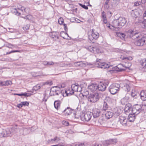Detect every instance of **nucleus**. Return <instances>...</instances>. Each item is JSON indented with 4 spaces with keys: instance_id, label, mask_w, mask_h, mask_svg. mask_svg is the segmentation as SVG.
Returning a JSON list of instances; mask_svg holds the SVG:
<instances>
[{
    "instance_id": "1",
    "label": "nucleus",
    "mask_w": 146,
    "mask_h": 146,
    "mask_svg": "<svg viewBox=\"0 0 146 146\" xmlns=\"http://www.w3.org/2000/svg\"><path fill=\"white\" fill-rule=\"evenodd\" d=\"M101 60L98 59H97L96 62H98L97 67L98 68H100L103 69H106L107 68H110L112 67L113 68V70H115L117 72H120L123 71L125 70V69L121 68V66L125 67L126 68H129V67L131 65V63H128V65H127V63H126L125 64H119L118 66H116L114 67H112V66H109L108 64L105 62H101Z\"/></svg>"
},
{
    "instance_id": "2",
    "label": "nucleus",
    "mask_w": 146,
    "mask_h": 146,
    "mask_svg": "<svg viewBox=\"0 0 146 146\" xmlns=\"http://www.w3.org/2000/svg\"><path fill=\"white\" fill-rule=\"evenodd\" d=\"M126 22V20L124 17H120L118 19L113 21V25L111 26L117 28H119L118 27L121 28L124 26Z\"/></svg>"
},
{
    "instance_id": "3",
    "label": "nucleus",
    "mask_w": 146,
    "mask_h": 146,
    "mask_svg": "<svg viewBox=\"0 0 146 146\" xmlns=\"http://www.w3.org/2000/svg\"><path fill=\"white\" fill-rule=\"evenodd\" d=\"M120 85L119 84L114 83L111 84L109 87V90L111 94H114L119 90Z\"/></svg>"
},
{
    "instance_id": "4",
    "label": "nucleus",
    "mask_w": 146,
    "mask_h": 146,
    "mask_svg": "<svg viewBox=\"0 0 146 146\" xmlns=\"http://www.w3.org/2000/svg\"><path fill=\"white\" fill-rule=\"evenodd\" d=\"M109 83L108 80H105L104 82H100L97 84L98 90L102 92L104 91Z\"/></svg>"
},
{
    "instance_id": "5",
    "label": "nucleus",
    "mask_w": 146,
    "mask_h": 146,
    "mask_svg": "<svg viewBox=\"0 0 146 146\" xmlns=\"http://www.w3.org/2000/svg\"><path fill=\"white\" fill-rule=\"evenodd\" d=\"M13 134V129H7L4 130L0 133V137H6L11 136Z\"/></svg>"
},
{
    "instance_id": "6",
    "label": "nucleus",
    "mask_w": 146,
    "mask_h": 146,
    "mask_svg": "<svg viewBox=\"0 0 146 146\" xmlns=\"http://www.w3.org/2000/svg\"><path fill=\"white\" fill-rule=\"evenodd\" d=\"M142 111L141 105L136 104L132 107L131 113L137 115Z\"/></svg>"
},
{
    "instance_id": "7",
    "label": "nucleus",
    "mask_w": 146,
    "mask_h": 146,
    "mask_svg": "<svg viewBox=\"0 0 146 146\" xmlns=\"http://www.w3.org/2000/svg\"><path fill=\"white\" fill-rule=\"evenodd\" d=\"M128 35L132 39L137 40L138 39L140 36L139 33L132 30H129L128 32Z\"/></svg>"
},
{
    "instance_id": "8",
    "label": "nucleus",
    "mask_w": 146,
    "mask_h": 146,
    "mask_svg": "<svg viewBox=\"0 0 146 146\" xmlns=\"http://www.w3.org/2000/svg\"><path fill=\"white\" fill-rule=\"evenodd\" d=\"M87 98L88 101L93 103L97 102L99 100L100 98L99 96L98 93L90 94Z\"/></svg>"
},
{
    "instance_id": "9",
    "label": "nucleus",
    "mask_w": 146,
    "mask_h": 146,
    "mask_svg": "<svg viewBox=\"0 0 146 146\" xmlns=\"http://www.w3.org/2000/svg\"><path fill=\"white\" fill-rule=\"evenodd\" d=\"M135 44L138 46H142L146 45V38H142L136 40L134 42Z\"/></svg>"
},
{
    "instance_id": "10",
    "label": "nucleus",
    "mask_w": 146,
    "mask_h": 146,
    "mask_svg": "<svg viewBox=\"0 0 146 146\" xmlns=\"http://www.w3.org/2000/svg\"><path fill=\"white\" fill-rule=\"evenodd\" d=\"M90 52L94 53H99L101 52L100 46L98 44L94 46H90L87 48Z\"/></svg>"
},
{
    "instance_id": "11",
    "label": "nucleus",
    "mask_w": 146,
    "mask_h": 146,
    "mask_svg": "<svg viewBox=\"0 0 146 146\" xmlns=\"http://www.w3.org/2000/svg\"><path fill=\"white\" fill-rule=\"evenodd\" d=\"M92 113L90 112H87L85 114H83L80 117L82 120L83 121H89L92 116Z\"/></svg>"
},
{
    "instance_id": "12",
    "label": "nucleus",
    "mask_w": 146,
    "mask_h": 146,
    "mask_svg": "<svg viewBox=\"0 0 146 146\" xmlns=\"http://www.w3.org/2000/svg\"><path fill=\"white\" fill-rule=\"evenodd\" d=\"M57 88V86L53 87L51 89L50 93V94L51 96H54L55 95H58L59 94H61V91L60 90V87L58 88L59 90L56 89Z\"/></svg>"
},
{
    "instance_id": "13",
    "label": "nucleus",
    "mask_w": 146,
    "mask_h": 146,
    "mask_svg": "<svg viewBox=\"0 0 146 146\" xmlns=\"http://www.w3.org/2000/svg\"><path fill=\"white\" fill-rule=\"evenodd\" d=\"M99 36V34L95 30H92L91 36H89V37L90 40L92 41L94 39L96 40Z\"/></svg>"
},
{
    "instance_id": "14",
    "label": "nucleus",
    "mask_w": 146,
    "mask_h": 146,
    "mask_svg": "<svg viewBox=\"0 0 146 146\" xmlns=\"http://www.w3.org/2000/svg\"><path fill=\"white\" fill-rule=\"evenodd\" d=\"M119 120L122 125L124 126L127 125V119L124 116H121L119 117Z\"/></svg>"
},
{
    "instance_id": "15",
    "label": "nucleus",
    "mask_w": 146,
    "mask_h": 146,
    "mask_svg": "<svg viewBox=\"0 0 146 146\" xmlns=\"http://www.w3.org/2000/svg\"><path fill=\"white\" fill-rule=\"evenodd\" d=\"M74 111V110L71 109L70 107H67L63 111L64 114L65 116H68L73 113Z\"/></svg>"
},
{
    "instance_id": "16",
    "label": "nucleus",
    "mask_w": 146,
    "mask_h": 146,
    "mask_svg": "<svg viewBox=\"0 0 146 146\" xmlns=\"http://www.w3.org/2000/svg\"><path fill=\"white\" fill-rule=\"evenodd\" d=\"M92 114L94 118H96L100 115V111L99 110L95 108L93 110Z\"/></svg>"
},
{
    "instance_id": "17",
    "label": "nucleus",
    "mask_w": 146,
    "mask_h": 146,
    "mask_svg": "<svg viewBox=\"0 0 146 146\" xmlns=\"http://www.w3.org/2000/svg\"><path fill=\"white\" fill-rule=\"evenodd\" d=\"M120 87H121L126 92H128L130 90V87L129 85L127 84L124 83L123 84H120Z\"/></svg>"
},
{
    "instance_id": "18",
    "label": "nucleus",
    "mask_w": 146,
    "mask_h": 146,
    "mask_svg": "<svg viewBox=\"0 0 146 146\" xmlns=\"http://www.w3.org/2000/svg\"><path fill=\"white\" fill-rule=\"evenodd\" d=\"M97 87V84H92L88 86L89 89L93 92L98 90Z\"/></svg>"
},
{
    "instance_id": "19",
    "label": "nucleus",
    "mask_w": 146,
    "mask_h": 146,
    "mask_svg": "<svg viewBox=\"0 0 146 146\" xmlns=\"http://www.w3.org/2000/svg\"><path fill=\"white\" fill-rule=\"evenodd\" d=\"M74 66L76 67H84L86 66V63L84 62L79 61L74 63Z\"/></svg>"
},
{
    "instance_id": "20",
    "label": "nucleus",
    "mask_w": 146,
    "mask_h": 146,
    "mask_svg": "<svg viewBox=\"0 0 146 146\" xmlns=\"http://www.w3.org/2000/svg\"><path fill=\"white\" fill-rule=\"evenodd\" d=\"M60 140V138L57 136L54 137L53 139H48L47 141V143L49 144L53 143L55 142H58Z\"/></svg>"
},
{
    "instance_id": "21",
    "label": "nucleus",
    "mask_w": 146,
    "mask_h": 146,
    "mask_svg": "<svg viewBox=\"0 0 146 146\" xmlns=\"http://www.w3.org/2000/svg\"><path fill=\"white\" fill-rule=\"evenodd\" d=\"M132 109V107L131 106V105L130 104H128L125 105L124 110L126 113H129L130 111L131 113Z\"/></svg>"
},
{
    "instance_id": "22",
    "label": "nucleus",
    "mask_w": 146,
    "mask_h": 146,
    "mask_svg": "<svg viewBox=\"0 0 146 146\" xmlns=\"http://www.w3.org/2000/svg\"><path fill=\"white\" fill-rule=\"evenodd\" d=\"M18 9L19 10H20L22 11L24 14L25 13L28 14L29 13L30 9L29 8H25L24 7H22L20 8L19 7Z\"/></svg>"
},
{
    "instance_id": "23",
    "label": "nucleus",
    "mask_w": 146,
    "mask_h": 146,
    "mask_svg": "<svg viewBox=\"0 0 146 146\" xmlns=\"http://www.w3.org/2000/svg\"><path fill=\"white\" fill-rule=\"evenodd\" d=\"M136 115L133 114L131 113L129 114L128 115V118L127 119V120H128L129 122H133L135 120Z\"/></svg>"
},
{
    "instance_id": "24",
    "label": "nucleus",
    "mask_w": 146,
    "mask_h": 146,
    "mask_svg": "<svg viewBox=\"0 0 146 146\" xmlns=\"http://www.w3.org/2000/svg\"><path fill=\"white\" fill-rule=\"evenodd\" d=\"M78 85H76V84H72L71 86V89L72 92H80V90H78Z\"/></svg>"
},
{
    "instance_id": "25",
    "label": "nucleus",
    "mask_w": 146,
    "mask_h": 146,
    "mask_svg": "<svg viewBox=\"0 0 146 146\" xmlns=\"http://www.w3.org/2000/svg\"><path fill=\"white\" fill-rule=\"evenodd\" d=\"M113 113L111 111H107L105 113V116L107 119L111 118L113 116Z\"/></svg>"
},
{
    "instance_id": "26",
    "label": "nucleus",
    "mask_w": 146,
    "mask_h": 146,
    "mask_svg": "<svg viewBox=\"0 0 146 146\" xmlns=\"http://www.w3.org/2000/svg\"><path fill=\"white\" fill-rule=\"evenodd\" d=\"M140 95L142 100L146 101V91L143 90L141 92Z\"/></svg>"
},
{
    "instance_id": "27",
    "label": "nucleus",
    "mask_w": 146,
    "mask_h": 146,
    "mask_svg": "<svg viewBox=\"0 0 146 146\" xmlns=\"http://www.w3.org/2000/svg\"><path fill=\"white\" fill-rule=\"evenodd\" d=\"M60 102L59 100H57L54 101V108L58 109V108L60 107Z\"/></svg>"
},
{
    "instance_id": "28",
    "label": "nucleus",
    "mask_w": 146,
    "mask_h": 146,
    "mask_svg": "<svg viewBox=\"0 0 146 146\" xmlns=\"http://www.w3.org/2000/svg\"><path fill=\"white\" fill-rule=\"evenodd\" d=\"M12 82L10 80L3 82L2 86H7L12 84Z\"/></svg>"
},
{
    "instance_id": "29",
    "label": "nucleus",
    "mask_w": 146,
    "mask_h": 146,
    "mask_svg": "<svg viewBox=\"0 0 146 146\" xmlns=\"http://www.w3.org/2000/svg\"><path fill=\"white\" fill-rule=\"evenodd\" d=\"M117 35L118 37L122 39H124L125 36V35L124 33L120 32H117Z\"/></svg>"
},
{
    "instance_id": "30",
    "label": "nucleus",
    "mask_w": 146,
    "mask_h": 146,
    "mask_svg": "<svg viewBox=\"0 0 146 146\" xmlns=\"http://www.w3.org/2000/svg\"><path fill=\"white\" fill-rule=\"evenodd\" d=\"M108 106L107 105V103L105 102H104L103 105V107L102 108V110L106 111L108 109Z\"/></svg>"
},
{
    "instance_id": "31",
    "label": "nucleus",
    "mask_w": 146,
    "mask_h": 146,
    "mask_svg": "<svg viewBox=\"0 0 146 146\" xmlns=\"http://www.w3.org/2000/svg\"><path fill=\"white\" fill-rule=\"evenodd\" d=\"M103 143L104 145L106 146L111 144L110 139L104 141Z\"/></svg>"
},
{
    "instance_id": "32",
    "label": "nucleus",
    "mask_w": 146,
    "mask_h": 146,
    "mask_svg": "<svg viewBox=\"0 0 146 146\" xmlns=\"http://www.w3.org/2000/svg\"><path fill=\"white\" fill-rule=\"evenodd\" d=\"M12 12L16 15L19 16L21 15V13L19 12L16 9H14L12 10Z\"/></svg>"
},
{
    "instance_id": "33",
    "label": "nucleus",
    "mask_w": 146,
    "mask_h": 146,
    "mask_svg": "<svg viewBox=\"0 0 146 146\" xmlns=\"http://www.w3.org/2000/svg\"><path fill=\"white\" fill-rule=\"evenodd\" d=\"M111 144H115L117 142V139H110Z\"/></svg>"
},
{
    "instance_id": "34",
    "label": "nucleus",
    "mask_w": 146,
    "mask_h": 146,
    "mask_svg": "<svg viewBox=\"0 0 146 146\" xmlns=\"http://www.w3.org/2000/svg\"><path fill=\"white\" fill-rule=\"evenodd\" d=\"M82 94L83 97L87 96L89 94V92L87 90H86Z\"/></svg>"
},
{
    "instance_id": "35",
    "label": "nucleus",
    "mask_w": 146,
    "mask_h": 146,
    "mask_svg": "<svg viewBox=\"0 0 146 146\" xmlns=\"http://www.w3.org/2000/svg\"><path fill=\"white\" fill-rule=\"evenodd\" d=\"M121 58L123 60L125 59H127V60H131L133 59V58L131 57L130 56L127 57H121Z\"/></svg>"
},
{
    "instance_id": "36",
    "label": "nucleus",
    "mask_w": 146,
    "mask_h": 146,
    "mask_svg": "<svg viewBox=\"0 0 146 146\" xmlns=\"http://www.w3.org/2000/svg\"><path fill=\"white\" fill-rule=\"evenodd\" d=\"M110 1V0H106L104 3L105 7L107 9H108L109 7V6L108 5V4L109 2Z\"/></svg>"
},
{
    "instance_id": "37",
    "label": "nucleus",
    "mask_w": 146,
    "mask_h": 146,
    "mask_svg": "<svg viewBox=\"0 0 146 146\" xmlns=\"http://www.w3.org/2000/svg\"><path fill=\"white\" fill-rule=\"evenodd\" d=\"M29 27V24H27L23 27V28L24 30L25 31L28 29Z\"/></svg>"
},
{
    "instance_id": "38",
    "label": "nucleus",
    "mask_w": 146,
    "mask_h": 146,
    "mask_svg": "<svg viewBox=\"0 0 146 146\" xmlns=\"http://www.w3.org/2000/svg\"><path fill=\"white\" fill-rule=\"evenodd\" d=\"M21 102L22 106H27L29 105V103L27 102Z\"/></svg>"
},
{
    "instance_id": "39",
    "label": "nucleus",
    "mask_w": 146,
    "mask_h": 146,
    "mask_svg": "<svg viewBox=\"0 0 146 146\" xmlns=\"http://www.w3.org/2000/svg\"><path fill=\"white\" fill-rule=\"evenodd\" d=\"M79 4L81 7L86 9H88V7L84 5H83L80 3H79Z\"/></svg>"
},
{
    "instance_id": "40",
    "label": "nucleus",
    "mask_w": 146,
    "mask_h": 146,
    "mask_svg": "<svg viewBox=\"0 0 146 146\" xmlns=\"http://www.w3.org/2000/svg\"><path fill=\"white\" fill-rule=\"evenodd\" d=\"M41 87V86L37 85L34 87V89L35 90H36L39 89Z\"/></svg>"
},
{
    "instance_id": "41",
    "label": "nucleus",
    "mask_w": 146,
    "mask_h": 146,
    "mask_svg": "<svg viewBox=\"0 0 146 146\" xmlns=\"http://www.w3.org/2000/svg\"><path fill=\"white\" fill-rule=\"evenodd\" d=\"M137 12H136V11L135 12V11H132V12L131 13V14L132 15V16L133 14H134V15H135V16H133V17H134L136 18L137 17Z\"/></svg>"
},
{
    "instance_id": "42",
    "label": "nucleus",
    "mask_w": 146,
    "mask_h": 146,
    "mask_svg": "<svg viewBox=\"0 0 146 146\" xmlns=\"http://www.w3.org/2000/svg\"><path fill=\"white\" fill-rule=\"evenodd\" d=\"M58 22L60 25H63V23H64L63 20V19L60 18L58 21Z\"/></svg>"
},
{
    "instance_id": "43",
    "label": "nucleus",
    "mask_w": 146,
    "mask_h": 146,
    "mask_svg": "<svg viewBox=\"0 0 146 146\" xmlns=\"http://www.w3.org/2000/svg\"><path fill=\"white\" fill-rule=\"evenodd\" d=\"M52 37L55 40H56L57 39H58L59 38L58 36L56 35H52Z\"/></svg>"
},
{
    "instance_id": "44",
    "label": "nucleus",
    "mask_w": 146,
    "mask_h": 146,
    "mask_svg": "<svg viewBox=\"0 0 146 146\" xmlns=\"http://www.w3.org/2000/svg\"><path fill=\"white\" fill-rule=\"evenodd\" d=\"M62 124L65 126H68L69 125V123L65 121H62Z\"/></svg>"
},
{
    "instance_id": "45",
    "label": "nucleus",
    "mask_w": 146,
    "mask_h": 146,
    "mask_svg": "<svg viewBox=\"0 0 146 146\" xmlns=\"http://www.w3.org/2000/svg\"><path fill=\"white\" fill-rule=\"evenodd\" d=\"M121 111L119 109V110H117V111H115V114H116V116H119L120 115V111Z\"/></svg>"
},
{
    "instance_id": "46",
    "label": "nucleus",
    "mask_w": 146,
    "mask_h": 146,
    "mask_svg": "<svg viewBox=\"0 0 146 146\" xmlns=\"http://www.w3.org/2000/svg\"><path fill=\"white\" fill-rule=\"evenodd\" d=\"M32 17V16L31 15H27L26 16V19L28 20H31Z\"/></svg>"
},
{
    "instance_id": "47",
    "label": "nucleus",
    "mask_w": 146,
    "mask_h": 146,
    "mask_svg": "<svg viewBox=\"0 0 146 146\" xmlns=\"http://www.w3.org/2000/svg\"><path fill=\"white\" fill-rule=\"evenodd\" d=\"M142 3V0H141V2H137L135 3L134 4L135 6H138L139 5H141Z\"/></svg>"
},
{
    "instance_id": "48",
    "label": "nucleus",
    "mask_w": 146,
    "mask_h": 146,
    "mask_svg": "<svg viewBox=\"0 0 146 146\" xmlns=\"http://www.w3.org/2000/svg\"><path fill=\"white\" fill-rule=\"evenodd\" d=\"M112 25H111L110 24H109L108 25H107L108 27L110 28V29H113L114 30H115L116 29H117V28H114L113 27H112L111 26Z\"/></svg>"
},
{
    "instance_id": "49",
    "label": "nucleus",
    "mask_w": 146,
    "mask_h": 146,
    "mask_svg": "<svg viewBox=\"0 0 146 146\" xmlns=\"http://www.w3.org/2000/svg\"><path fill=\"white\" fill-rule=\"evenodd\" d=\"M74 146H85L84 143H78L76 144Z\"/></svg>"
},
{
    "instance_id": "50",
    "label": "nucleus",
    "mask_w": 146,
    "mask_h": 146,
    "mask_svg": "<svg viewBox=\"0 0 146 146\" xmlns=\"http://www.w3.org/2000/svg\"><path fill=\"white\" fill-rule=\"evenodd\" d=\"M31 95V94H27L26 93H22V96L28 97L30 96Z\"/></svg>"
},
{
    "instance_id": "51",
    "label": "nucleus",
    "mask_w": 146,
    "mask_h": 146,
    "mask_svg": "<svg viewBox=\"0 0 146 146\" xmlns=\"http://www.w3.org/2000/svg\"><path fill=\"white\" fill-rule=\"evenodd\" d=\"M142 109L144 108L145 110H146V103H143L141 106Z\"/></svg>"
},
{
    "instance_id": "52",
    "label": "nucleus",
    "mask_w": 146,
    "mask_h": 146,
    "mask_svg": "<svg viewBox=\"0 0 146 146\" xmlns=\"http://www.w3.org/2000/svg\"><path fill=\"white\" fill-rule=\"evenodd\" d=\"M54 64L53 62L52 61L48 62H47V65H52Z\"/></svg>"
},
{
    "instance_id": "53",
    "label": "nucleus",
    "mask_w": 146,
    "mask_h": 146,
    "mask_svg": "<svg viewBox=\"0 0 146 146\" xmlns=\"http://www.w3.org/2000/svg\"><path fill=\"white\" fill-rule=\"evenodd\" d=\"M102 19L103 22L105 24L107 22V21L106 19V17H103Z\"/></svg>"
},
{
    "instance_id": "54",
    "label": "nucleus",
    "mask_w": 146,
    "mask_h": 146,
    "mask_svg": "<svg viewBox=\"0 0 146 146\" xmlns=\"http://www.w3.org/2000/svg\"><path fill=\"white\" fill-rule=\"evenodd\" d=\"M101 144L98 143H96L94 144H93L92 146H102Z\"/></svg>"
},
{
    "instance_id": "55",
    "label": "nucleus",
    "mask_w": 146,
    "mask_h": 146,
    "mask_svg": "<svg viewBox=\"0 0 146 146\" xmlns=\"http://www.w3.org/2000/svg\"><path fill=\"white\" fill-rule=\"evenodd\" d=\"M142 25L144 26L143 28H145L146 27V20H144L142 22Z\"/></svg>"
},
{
    "instance_id": "56",
    "label": "nucleus",
    "mask_w": 146,
    "mask_h": 146,
    "mask_svg": "<svg viewBox=\"0 0 146 146\" xmlns=\"http://www.w3.org/2000/svg\"><path fill=\"white\" fill-rule=\"evenodd\" d=\"M63 25L64 27V29L65 30V31H66V32L67 31V30H68V28L67 27V25L66 24L64 23L63 24Z\"/></svg>"
},
{
    "instance_id": "57",
    "label": "nucleus",
    "mask_w": 146,
    "mask_h": 146,
    "mask_svg": "<svg viewBox=\"0 0 146 146\" xmlns=\"http://www.w3.org/2000/svg\"><path fill=\"white\" fill-rule=\"evenodd\" d=\"M46 84H47L48 85H51L52 84V82H47L45 83Z\"/></svg>"
},
{
    "instance_id": "58",
    "label": "nucleus",
    "mask_w": 146,
    "mask_h": 146,
    "mask_svg": "<svg viewBox=\"0 0 146 146\" xmlns=\"http://www.w3.org/2000/svg\"><path fill=\"white\" fill-rule=\"evenodd\" d=\"M13 46L11 44H8V46H7V47L9 48H13Z\"/></svg>"
},
{
    "instance_id": "59",
    "label": "nucleus",
    "mask_w": 146,
    "mask_h": 146,
    "mask_svg": "<svg viewBox=\"0 0 146 146\" xmlns=\"http://www.w3.org/2000/svg\"><path fill=\"white\" fill-rule=\"evenodd\" d=\"M102 18L104 17H106L105 13L104 11H103L102 13Z\"/></svg>"
},
{
    "instance_id": "60",
    "label": "nucleus",
    "mask_w": 146,
    "mask_h": 146,
    "mask_svg": "<svg viewBox=\"0 0 146 146\" xmlns=\"http://www.w3.org/2000/svg\"><path fill=\"white\" fill-rule=\"evenodd\" d=\"M10 52L11 53H12L19 52V50H13L11 51Z\"/></svg>"
},
{
    "instance_id": "61",
    "label": "nucleus",
    "mask_w": 146,
    "mask_h": 146,
    "mask_svg": "<svg viewBox=\"0 0 146 146\" xmlns=\"http://www.w3.org/2000/svg\"><path fill=\"white\" fill-rule=\"evenodd\" d=\"M143 66L144 67V68H146V61L144 62L143 64Z\"/></svg>"
},
{
    "instance_id": "62",
    "label": "nucleus",
    "mask_w": 146,
    "mask_h": 146,
    "mask_svg": "<svg viewBox=\"0 0 146 146\" xmlns=\"http://www.w3.org/2000/svg\"><path fill=\"white\" fill-rule=\"evenodd\" d=\"M22 106V105L21 104V102L20 104H18V105L17 106V107L19 108H21Z\"/></svg>"
},
{
    "instance_id": "63",
    "label": "nucleus",
    "mask_w": 146,
    "mask_h": 146,
    "mask_svg": "<svg viewBox=\"0 0 146 146\" xmlns=\"http://www.w3.org/2000/svg\"><path fill=\"white\" fill-rule=\"evenodd\" d=\"M65 93L66 94L67 96H68V92H69V90H65Z\"/></svg>"
},
{
    "instance_id": "64",
    "label": "nucleus",
    "mask_w": 146,
    "mask_h": 146,
    "mask_svg": "<svg viewBox=\"0 0 146 146\" xmlns=\"http://www.w3.org/2000/svg\"><path fill=\"white\" fill-rule=\"evenodd\" d=\"M68 96L69 94L70 95H72V94L74 93V92L72 91V92H71L69 91V92H68Z\"/></svg>"
}]
</instances>
